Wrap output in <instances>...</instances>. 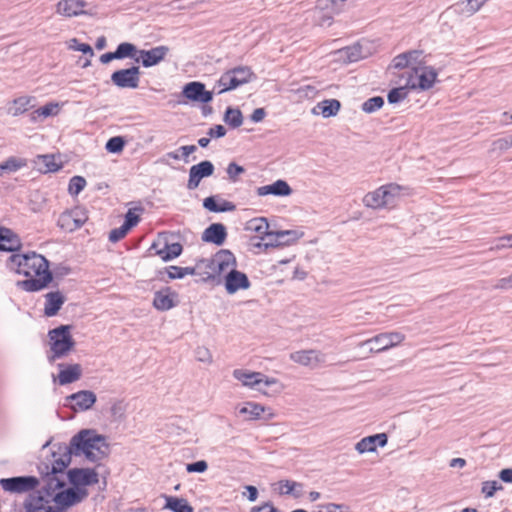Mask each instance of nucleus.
<instances>
[{
    "label": "nucleus",
    "instance_id": "37",
    "mask_svg": "<svg viewBox=\"0 0 512 512\" xmlns=\"http://www.w3.org/2000/svg\"><path fill=\"white\" fill-rule=\"evenodd\" d=\"M27 165V161L24 158L11 156L4 162L0 163V177L4 173H14Z\"/></svg>",
    "mask_w": 512,
    "mask_h": 512
},
{
    "label": "nucleus",
    "instance_id": "5",
    "mask_svg": "<svg viewBox=\"0 0 512 512\" xmlns=\"http://www.w3.org/2000/svg\"><path fill=\"white\" fill-rule=\"evenodd\" d=\"M39 484V479L32 475L14 476L0 479V486L4 491L9 493L21 494L26 492H36L35 489L39 486Z\"/></svg>",
    "mask_w": 512,
    "mask_h": 512
},
{
    "label": "nucleus",
    "instance_id": "51",
    "mask_svg": "<svg viewBox=\"0 0 512 512\" xmlns=\"http://www.w3.org/2000/svg\"><path fill=\"white\" fill-rule=\"evenodd\" d=\"M408 95L405 87L393 88L388 92L387 100L390 104H396L404 100Z\"/></svg>",
    "mask_w": 512,
    "mask_h": 512
},
{
    "label": "nucleus",
    "instance_id": "10",
    "mask_svg": "<svg viewBox=\"0 0 512 512\" xmlns=\"http://www.w3.org/2000/svg\"><path fill=\"white\" fill-rule=\"evenodd\" d=\"M88 496V490L83 487H71L54 494L53 502L65 509L82 502Z\"/></svg>",
    "mask_w": 512,
    "mask_h": 512
},
{
    "label": "nucleus",
    "instance_id": "53",
    "mask_svg": "<svg viewBox=\"0 0 512 512\" xmlns=\"http://www.w3.org/2000/svg\"><path fill=\"white\" fill-rule=\"evenodd\" d=\"M343 52L346 54L349 62H356L363 57L360 45L346 47Z\"/></svg>",
    "mask_w": 512,
    "mask_h": 512
},
{
    "label": "nucleus",
    "instance_id": "41",
    "mask_svg": "<svg viewBox=\"0 0 512 512\" xmlns=\"http://www.w3.org/2000/svg\"><path fill=\"white\" fill-rule=\"evenodd\" d=\"M224 122L229 125L231 128H238L243 123V115L240 109L227 107L224 117Z\"/></svg>",
    "mask_w": 512,
    "mask_h": 512
},
{
    "label": "nucleus",
    "instance_id": "7",
    "mask_svg": "<svg viewBox=\"0 0 512 512\" xmlns=\"http://www.w3.org/2000/svg\"><path fill=\"white\" fill-rule=\"evenodd\" d=\"M57 451L51 453V459L48 461V472L50 474H61L71 463V457L74 456L71 445L58 444Z\"/></svg>",
    "mask_w": 512,
    "mask_h": 512
},
{
    "label": "nucleus",
    "instance_id": "16",
    "mask_svg": "<svg viewBox=\"0 0 512 512\" xmlns=\"http://www.w3.org/2000/svg\"><path fill=\"white\" fill-rule=\"evenodd\" d=\"M66 401L70 402V408L75 412L87 411L96 403L97 396L93 391L80 390L67 396Z\"/></svg>",
    "mask_w": 512,
    "mask_h": 512
},
{
    "label": "nucleus",
    "instance_id": "30",
    "mask_svg": "<svg viewBox=\"0 0 512 512\" xmlns=\"http://www.w3.org/2000/svg\"><path fill=\"white\" fill-rule=\"evenodd\" d=\"M86 3L82 0H60L57 4V12L66 17L85 14L83 10Z\"/></svg>",
    "mask_w": 512,
    "mask_h": 512
},
{
    "label": "nucleus",
    "instance_id": "3",
    "mask_svg": "<svg viewBox=\"0 0 512 512\" xmlns=\"http://www.w3.org/2000/svg\"><path fill=\"white\" fill-rule=\"evenodd\" d=\"M71 328L70 325H60L48 331L50 350L47 352V360L50 364L65 358L75 348L76 342L71 335Z\"/></svg>",
    "mask_w": 512,
    "mask_h": 512
},
{
    "label": "nucleus",
    "instance_id": "50",
    "mask_svg": "<svg viewBox=\"0 0 512 512\" xmlns=\"http://www.w3.org/2000/svg\"><path fill=\"white\" fill-rule=\"evenodd\" d=\"M499 490H503V486L498 481H484L482 483L481 492L486 498H491Z\"/></svg>",
    "mask_w": 512,
    "mask_h": 512
},
{
    "label": "nucleus",
    "instance_id": "1",
    "mask_svg": "<svg viewBox=\"0 0 512 512\" xmlns=\"http://www.w3.org/2000/svg\"><path fill=\"white\" fill-rule=\"evenodd\" d=\"M7 267L27 279L18 281L17 287L26 292H38L49 286L53 274L49 269V261L36 252L12 254L7 261Z\"/></svg>",
    "mask_w": 512,
    "mask_h": 512
},
{
    "label": "nucleus",
    "instance_id": "56",
    "mask_svg": "<svg viewBox=\"0 0 512 512\" xmlns=\"http://www.w3.org/2000/svg\"><path fill=\"white\" fill-rule=\"evenodd\" d=\"M71 216L76 219L78 225L82 227L85 222L88 220L87 212L82 207H75L74 209L68 211Z\"/></svg>",
    "mask_w": 512,
    "mask_h": 512
},
{
    "label": "nucleus",
    "instance_id": "43",
    "mask_svg": "<svg viewBox=\"0 0 512 512\" xmlns=\"http://www.w3.org/2000/svg\"><path fill=\"white\" fill-rule=\"evenodd\" d=\"M57 225L64 231L72 232L81 228L68 211L60 214Z\"/></svg>",
    "mask_w": 512,
    "mask_h": 512
},
{
    "label": "nucleus",
    "instance_id": "29",
    "mask_svg": "<svg viewBox=\"0 0 512 512\" xmlns=\"http://www.w3.org/2000/svg\"><path fill=\"white\" fill-rule=\"evenodd\" d=\"M292 192V188L289 184L282 179L276 180L272 184L257 188V195L259 196L274 195L284 197L291 195Z\"/></svg>",
    "mask_w": 512,
    "mask_h": 512
},
{
    "label": "nucleus",
    "instance_id": "14",
    "mask_svg": "<svg viewBox=\"0 0 512 512\" xmlns=\"http://www.w3.org/2000/svg\"><path fill=\"white\" fill-rule=\"evenodd\" d=\"M214 170V164L209 160H204L198 164L191 166L189 170L187 189L195 190L199 186L203 178L210 177L211 175H213Z\"/></svg>",
    "mask_w": 512,
    "mask_h": 512
},
{
    "label": "nucleus",
    "instance_id": "59",
    "mask_svg": "<svg viewBox=\"0 0 512 512\" xmlns=\"http://www.w3.org/2000/svg\"><path fill=\"white\" fill-rule=\"evenodd\" d=\"M140 221L139 215L135 214L132 210H128L125 215V219L123 222V226L130 231L134 226H136Z\"/></svg>",
    "mask_w": 512,
    "mask_h": 512
},
{
    "label": "nucleus",
    "instance_id": "13",
    "mask_svg": "<svg viewBox=\"0 0 512 512\" xmlns=\"http://www.w3.org/2000/svg\"><path fill=\"white\" fill-rule=\"evenodd\" d=\"M68 481L74 486H89L99 482V476L92 468H72L67 472Z\"/></svg>",
    "mask_w": 512,
    "mask_h": 512
},
{
    "label": "nucleus",
    "instance_id": "24",
    "mask_svg": "<svg viewBox=\"0 0 512 512\" xmlns=\"http://www.w3.org/2000/svg\"><path fill=\"white\" fill-rule=\"evenodd\" d=\"M44 298V315L47 317H53L57 315L66 301L65 295L59 290L46 293Z\"/></svg>",
    "mask_w": 512,
    "mask_h": 512
},
{
    "label": "nucleus",
    "instance_id": "45",
    "mask_svg": "<svg viewBox=\"0 0 512 512\" xmlns=\"http://www.w3.org/2000/svg\"><path fill=\"white\" fill-rule=\"evenodd\" d=\"M383 195V200L386 201V207L393 203L396 196L399 195L401 187L397 184L390 183L380 187Z\"/></svg>",
    "mask_w": 512,
    "mask_h": 512
},
{
    "label": "nucleus",
    "instance_id": "8",
    "mask_svg": "<svg viewBox=\"0 0 512 512\" xmlns=\"http://www.w3.org/2000/svg\"><path fill=\"white\" fill-rule=\"evenodd\" d=\"M139 66H131L130 68L119 69L112 73L111 81L118 88L136 89L140 82Z\"/></svg>",
    "mask_w": 512,
    "mask_h": 512
},
{
    "label": "nucleus",
    "instance_id": "12",
    "mask_svg": "<svg viewBox=\"0 0 512 512\" xmlns=\"http://www.w3.org/2000/svg\"><path fill=\"white\" fill-rule=\"evenodd\" d=\"M38 471L41 474L43 485L39 491L46 498L52 496L57 490L65 486V482L58 477V475L50 474L48 472V464L42 462L38 466Z\"/></svg>",
    "mask_w": 512,
    "mask_h": 512
},
{
    "label": "nucleus",
    "instance_id": "42",
    "mask_svg": "<svg viewBox=\"0 0 512 512\" xmlns=\"http://www.w3.org/2000/svg\"><path fill=\"white\" fill-rule=\"evenodd\" d=\"M115 53L118 60L124 58H131L135 60V58H137L136 55L139 53V50L132 43L122 42L117 46Z\"/></svg>",
    "mask_w": 512,
    "mask_h": 512
},
{
    "label": "nucleus",
    "instance_id": "52",
    "mask_svg": "<svg viewBox=\"0 0 512 512\" xmlns=\"http://www.w3.org/2000/svg\"><path fill=\"white\" fill-rule=\"evenodd\" d=\"M226 172L230 181L237 182L239 175L245 172L243 166L238 165L236 162H230L227 166Z\"/></svg>",
    "mask_w": 512,
    "mask_h": 512
},
{
    "label": "nucleus",
    "instance_id": "6",
    "mask_svg": "<svg viewBox=\"0 0 512 512\" xmlns=\"http://www.w3.org/2000/svg\"><path fill=\"white\" fill-rule=\"evenodd\" d=\"M404 339L405 335L400 332H386L380 333L366 341L361 342L360 346H369L370 352L380 353L402 343Z\"/></svg>",
    "mask_w": 512,
    "mask_h": 512
},
{
    "label": "nucleus",
    "instance_id": "47",
    "mask_svg": "<svg viewBox=\"0 0 512 512\" xmlns=\"http://www.w3.org/2000/svg\"><path fill=\"white\" fill-rule=\"evenodd\" d=\"M384 105V99L381 96H374L369 99H367L362 104V110L366 113H373Z\"/></svg>",
    "mask_w": 512,
    "mask_h": 512
},
{
    "label": "nucleus",
    "instance_id": "34",
    "mask_svg": "<svg viewBox=\"0 0 512 512\" xmlns=\"http://www.w3.org/2000/svg\"><path fill=\"white\" fill-rule=\"evenodd\" d=\"M279 494L291 495L294 498H300L303 495V484L291 480H280L276 483Z\"/></svg>",
    "mask_w": 512,
    "mask_h": 512
},
{
    "label": "nucleus",
    "instance_id": "25",
    "mask_svg": "<svg viewBox=\"0 0 512 512\" xmlns=\"http://www.w3.org/2000/svg\"><path fill=\"white\" fill-rule=\"evenodd\" d=\"M50 501L41 491L31 492L23 501L24 512H47Z\"/></svg>",
    "mask_w": 512,
    "mask_h": 512
},
{
    "label": "nucleus",
    "instance_id": "35",
    "mask_svg": "<svg viewBox=\"0 0 512 512\" xmlns=\"http://www.w3.org/2000/svg\"><path fill=\"white\" fill-rule=\"evenodd\" d=\"M204 267H198V263L195 267H179L169 266L166 268L169 279H182L186 275H200L202 278L205 276L204 273L199 272Z\"/></svg>",
    "mask_w": 512,
    "mask_h": 512
},
{
    "label": "nucleus",
    "instance_id": "57",
    "mask_svg": "<svg viewBox=\"0 0 512 512\" xmlns=\"http://www.w3.org/2000/svg\"><path fill=\"white\" fill-rule=\"evenodd\" d=\"M208 469V463L205 460L188 463L186 471L188 473H204Z\"/></svg>",
    "mask_w": 512,
    "mask_h": 512
},
{
    "label": "nucleus",
    "instance_id": "46",
    "mask_svg": "<svg viewBox=\"0 0 512 512\" xmlns=\"http://www.w3.org/2000/svg\"><path fill=\"white\" fill-rule=\"evenodd\" d=\"M265 407L254 402H248L244 407L240 409L241 414H248L250 416L249 419H259L261 415L264 413Z\"/></svg>",
    "mask_w": 512,
    "mask_h": 512
},
{
    "label": "nucleus",
    "instance_id": "20",
    "mask_svg": "<svg viewBox=\"0 0 512 512\" xmlns=\"http://www.w3.org/2000/svg\"><path fill=\"white\" fill-rule=\"evenodd\" d=\"M178 294L170 287L163 288L154 293L153 306L159 311H167L177 305Z\"/></svg>",
    "mask_w": 512,
    "mask_h": 512
},
{
    "label": "nucleus",
    "instance_id": "32",
    "mask_svg": "<svg viewBox=\"0 0 512 512\" xmlns=\"http://www.w3.org/2000/svg\"><path fill=\"white\" fill-rule=\"evenodd\" d=\"M341 108V103L337 99H326L317 104L313 109V113H320L324 118L337 115Z\"/></svg>",
    "mask_w": 512,
    "mask_h": 512
},
{
    "label": "nucleus",
    "instance_id": "22",
    "mask_svg": "<svg viewBox=\"0 0 512 512\" xmlns=\"http://www.w3.org/2000/svg\"><path fill=\"white\" fill-rule=\"evenodd\" d=\"M22 242L12 229L0 226V251L15 252L20 250Z\"/></svg>",
    "mask_w": 512,
    "mask_h": 512
},
{
    "label": "nucleus",
    "instance_id": "62",
    "mask_svg": "<svg viewBox=\"0 0 512 512\" xmlns=\"http://www.w3.org/2000/svg\"><path fill=\"white\" fill-rule=\"evenodd\" d=\"M196 359L200 362L211 363L212 355L208 348L206 347H197L195 350Z\"/></svg>",
    "mask_w": 512,
    "mask_h": 512
},
{
    "label": "nucleus",
    "instance_id": "28",
    "mask_svg": "<svg viewBox=\"0 0 512 512\" xmlns=\"http://www.w3.org/2000/svg\"><path fill=\"white\" fill-rule=\"evenodd\" d=\"M272 237H276V243H264L265 248H276L288 246L296 242L303 234L298 233L296 230H279L272 231Z\"/></svg>",
    "mask_w": 512,
    "mask_h": 512
},
{
    "label": "nucleus",
    "instance_id": "19",
    "mask_svg": "<svg viewBox=\"0 0 512 512\" xmlns=\"http://www.w3.org/2000/svg\"><path fill=\"white\" fill-rule=\"evenodd\" d=\"M233 376L248 387H256L264 383L265 386H272L277 382L275 378H268L260 372H248L242 369H235Z\"/></svg>",
    "mask_w": 512,
    "mask_h": 512
},
{
    "label": "nucleus",
    "instance_id": "61",
    "mask_svg": "<svg viewBox=\"0 0 512 512\" xmlns=\"http://www.w3.org/2000/svg\"><path fill=\"white\" fill-rule=\"evenodd\" d=\"M486 1L487 0H464L463 3H466V13L470 15L476 13L485 4Z\"/></svg>",
    "mask_w": 512,
    "mask_h": 512
},
{
    "label": "nucleus",
    "instance_id": "4",
    "mask_svg": "<svg viewBox=\"0 0 512 512\" xmlns=\"http://www.w3.org/2000/svg\"><path fill=\"white\" fill-rule=\"evenodd\" d=\"M237 261L234 254L227 249H222L215 254L213 259H201L198 261V267H204L207 271L204 272L203 280L214 278L215 273L225 272L228 268H236Z\"/></svg>",
    "mask_w": 512,
    "mask_h": 512
},
{
    "label": "nucleus",
    "instance_id": "38",
    "mask_svg": "<svg viewBox=\"0 0 512 512\" xmlns=\"http://www.w3.org/2000/svg\"><path fill=\"white\" fill-rule=\"evenodd\" d=\"M165 508L172 512H193V507L184 498L166 496Z\"/></svg>",
    "mask_w": 512,
    "mask_h": 512
},
{
    "label": "nucleus",
    "instance_id": "31",
    "mask_svg": "<svg viewBox=\"0 0 512 512\" xmlns=\"http://www.w3.org/2000/svg\"><path fill=\"white\" fill-rule=\"evenodd\" d=\"M239 86H241V81L234 76L232 69H230L221 75L220 79L215 83L213 91L217 90V94H222Z\"/></svg>",
    "mask_w": 512,
    "mask_h": 512
},
{
    "label": "nucleus",
    "instance_id": "63",
    "mask_svg": "<svg viewBox=\"0 0 512 512\" xmlns=\"http://www.w3.org/2000/svg\"><path fill=\"white\" fill-rule=\"evenodd\" d=\"M42 160H43V163L46 167V172H56L60 169V165H58L56 162H55V159H54V156L53 155H43L41 156Z\"/></svg>",
    "mask_w": 512,
    "mask_h": 512
},
{
    "label": "nucleus",
    "instance_id": "58",
    "mask_svg": "<svg viewBox=\"0 0 512 512\" xmlns=\"http://www.w3.org/2000/svg\"><path fill=\"white\" fill-rule=\"evenodd\" d=\"M409 55H411V53H402L397 55L392 60V66L396 69H404L408 67L411 64L409 62Z\"/></svg>",
    "mask_w": 512,
    "mask_h": 512
},
{
    "label": "nucleus",
    "instance_id": "48",
    "mask_svg": "<svg viewBox=\"0 0 512 512\" xmlns=\"http://www.w3.org/2000/svg\"><path fill=\"white\" fill-rule=\"evenodd\" d=\"M86 186V180L82 176H73L68 185V192L72 196L78 195Z\"/></svg>",
    "mask_w": 512,
    "mask_h": 512
},
{
    "label": "nucleus",
    "instance_id": "33",
    "mask_svg": "<svg viewBox=\"0 0 512 512\" xmlns=\"http://www.w3.org/2000/svg\"><path fill=\"white\" fill-rule=\"evenodd\" d=\"M245 230L261 235V239L264 237L270 238L272 235V231L269 230V223L264 217H258L249 220L245 225Z\"/></svg>",
    "mask_w": 512,
    "mask_h": 512
},
{
    "label": "nucleus",
    "instance_id": "55",
    "mask_svg": "<svg viewBox=\"0 0 512 512\" xmlns=\"http://www.w3.org/2000/svg\"><path fill=\"white\" fill-rule=\"evenodd\" d=\"M69 47L75 51H80L83 54L89 55L91 57L94 56V51H93L92 47L87 43L78 42V40L76 38H73L71 40V44Z\"/></svg>",
    "mask_w": 512,
    "mask_h": 512
},
{
    "label": "nucleus",
    "instance_id": "18",
    "mask_svg": "<svg viewBox=\"0 0 512 512\" xmlns=\"http://www.w3.org/2000/svg\"><path fill=\"white\" fill-rule=\"evenodd\" d=\"M169 50V47L164 45L153 47L149 50H139V56L135 58V62H141L145 68L155 66L164 60Z\"/></svg>",
    "mask_w": 512,
    "mask_h": 512
},
{
    "label": "nucleus",
    "instance_id": "40",
    "mask_svg": "<svg viewBox=\"0 0 512 512\" xmlns=\"http://www.w3.org/2000/svg\"><path fill=\"white\" fill-rule=\"evenodd\" d=\"M363 203L366 207L372 209H380L386 207V201L383 200V195L381 193V188L368 192L364 198Z\"/></svg>",
    "mask_w": 512,
    "mask_h": 512
},
{
    "label": "nucleus",
    "instance_id": "54",
    "mask_svg": "<svg viewBox=\"0 0 512 512\" xmlns=\"http://www.w3.org/2000/svg\"><path fill=\"white\" fill-rule=\"evenodd\" d=\"M58 111V104L56 103H48L38 109L35 110L37 117L46 118L51 115H55Z\"/></svg>",
    "mask_w": 512,
    "mask_h": 512
},
{
    "label": "nucleus",
    "instance_id": "44",
    "mask_svg": "<svg viewBox=\"0 0 512 512\" xmlns=\"http://www.w3.org/2000/svg\"><path fill=\"white\" fill-rule=\"evenodd\" d=\"M232 72L241 81V85L249 83L256 78L255 73L248 66H237L232 68Z\"/></svg>",
    "mask_w": 512,
    "mask_h": 512
},
{
    "label": "nucleus",
    "instance_id": "49",
    "mask_svg": "<svg viewBox=\"0 0 512 512\" xmlns=\"http://www.w3.org/2000/svg\"><path fill=\"white\" fill-rule=\"evenodd\" d=\"M125 140L121 136L111 137L105 145V148L110 153H120L124 149Z\"/></svg>",
    "mask_w": 512,
    "mask_h": 512
},
{
    "label": "nucleus",
    "instance_id": "15",
    "mask_svg": "<svg viewBox=\"0 0 512 512\" xmlns=\"http://www.w3.org/2000/svg\"><path fill=\"white\" fill-rule=\"evenodd\" d=\"M226 292L230 295L239 290H247L251 286L248 276L236 268H232L224 277Z\"/></svg>",
    "mask_w": 512,
    "mask_h": 512
},
{
    "label": "nucleus",
    "instance_id": "9",
    "mask_svg": "<svg viewBox=\"0 0 512 512\" xmlns=\"http://www.w3.org/2000/svg\"><path fill=\"white\" fill-rule=\"evenodd\" d=\"M413 71L417 81H413V76L410 75L407 82V85H409L410 88L425 91L433 87L438 76L437 71L433 67H414Z\"/></svg>",
    "mask_w": 512,
    "mask_h": 512
},
{
    "label": "nucleus",
    "instance_id": "21",
    "mask_svg": "<svg viewBox=\"0 0 512 512\" xmlns=\"http://www.w3.org/2000/svg\"><path fill=\"white\" fill-rule=\"evenodd\" d=\"M227 238V229L222 223L210 224L202 233L203 242L221 246Z\"/></svg>",
    "mask_w": 512,
    "mask_h": 512
},
{
    "label": "nucleus",
    "instance_id": "2",
    "mask_svg": "<svg viewBox=\"0 0 512 512\" xmlns=\"http://www.w3.org/2000/svg\"><path fill=\"white\" fill-rule=\"evenodd\" d=\"M74 456H82L93 463L107 458L110 454V446L106 437L98 434L94 429H82L70 440Z\"/></svg>",
    "mask_w": 512,
    "mask_h": 512
},
{
    "label": "nucleus",
    "instance_id": "11",
    "mask_svg": "<svg viewBox=\"0 0 512 512\" xmlns=\"http://www.w3.org/2000/svg\"><path fill=\"white\" fill-rule=\"evenodd\" d=\"M182 95L192 102L208 104L213 100V91H208L205 84L199 81H192L184 85Z\"/></svg>",
    "mask_w": 512,
    "mask_h": 512
},
{
    "label": "nucleus",
    "instance_id": "27",
    "mask_svg": "<svg viewBox=\"0 0 512 512\" xmlns=\"http://www.w3.org/2000/svg\"><path fill=\"white\" fill-rule=\"evenodd\" d=\"M203 207L213 213L233 212L236 205L228 200L222 199L219 195H212L203 200Z\"/></svg>",
    "mask_w": 512,
    "mask_h": 512
},
{
    "label": "nucleus",
    "instance_id": "60",
    "mask_svg": "<svg viewBox=\"0 0 512 512\" xmlns=\"http://www.w3.org/2000/svg\"><path fill=\"white\" fill-rule=\"evenodd\" d=\"M128 232L129 231L123 225H121L118 228H114L109 233V241H111L112 243H116L123 239Z\"/></svg>",
    "mask_w": 512,
    "mask_h": 512
},
{
    "label": "nucleus",
    "instance_id": "36",
    "mask_svg": "<svg viewBox=\"0 0 512 512\" xmlns=\"http://www.w3.org/2000/svg\"><path fill=\"white\" fill-rule=\"evenodd\" d=\"M32 97L22 96L14 99L7 108V113L12 116H19L33 107Z\"/></svg>",
    "mask_w": 512,
    "mask_h": 512
},
{
    "label": "nucleus",
    "instance_id": "39",
    "mask_svg": "<svg viewBox=\"0 0 512 512\" xmlns=\"http://www.w3.org/2000/svg\"><path fill=\"white\" fill-rule=\"evenodd\" d=\"M183 247L180 243L166 244L164 248L156 251V254L164 261L168 262L181 255Z\"/></svg>",
    "mask_w": 512,
    "mask_h": 512
},
{
    "label": "nucleus",
    "instance_id": "64",
    "mask_svg": "<svg viewBox=\"0 0 512 512\" xmlns=\"http://www.w3.org/2000/svg\"><path fill=\"white\" fill-rule=\"evenodd\" d=\"M498 243L495 247H492L491 249H503V248H512V234H507L504 236H501L497 239Z\"/></svg>",
    "mask_w": 512,
    "mask_h": 512
},
{
    "label": "nucleus",
    "instance_id": "23",
    "mask_svg": "<svg viewBox=\"0 0 512 512\" xmlns=\"http://www.w3.org/2000/svg\"><path fill=\"white\" fill-rule=\"evenodd\" d=\"M388 442L386 433H377L361 439L355 446V449L360 453L375 452L377 447H384Z\"/></svg>",
    "mask_w": 512,
    "mask_h": 512
},
{
    "label": "nucleus",
    "instance_id": "26",
    "mask_svg": "<svg viewBox=\"0 0 512 512\" xmlns=\"http://www.w3.org/2000/svg\"><path fill=\"white\" fill-rule=\"evenodd\" d=\"M60 368L57 380L60 385H67L78 381L82 376V367L80 364H58Z\"/></svg>",
    "mask_w": 512,
    "mask_h": 512
},
{
    "label": "nucleus",
    "instance_id": "17",
    "mask_svg": "<svg viewBox=\"0 0 512 512\" xmlns=\"http://www.w3.org/2000/svg\"><path fill=\"white\" fill-rule=\"evenodd\" d=\"M290 359L303 366L316 368L326 362V355L318 350H300L290 354Z\"/></svg>",
    "mask_w": 512,
    "mask_h": 512
}]
</instances>
